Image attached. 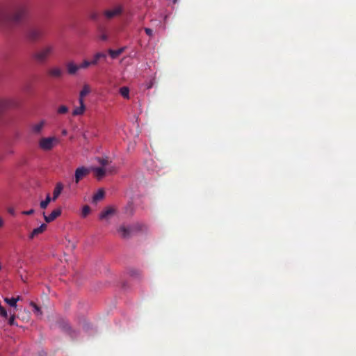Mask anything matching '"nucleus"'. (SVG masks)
Masks as SVG:
<instances>
[{
	"mask_svg": "<svg viewBox=\"0 0 356 356\" xmlns=\"http://www.w3.org/2000/svg\"><path fill=\"white\" fill-rule=\"evenodd\" d=\"M79 65L74 64L73 62H70L67 64V70L68 74L72 75L75 74L79 70Z\"/></svg>",
	"mask_w": 356,
	"mask_h": 356,
	"instance_id": "f3484780",
	"label": "nucleus"
},
{
	"mask_svg": "<svg viewBox=\"0 0 356 356\" xmlns=\"http://www.w3.org/2000/svg\"><path fill=\"white\" fill-rule=\"evenodd\" d=\"M144 225L140 223H136L131 226L120 225L117 232L121 238L127 239L139 231L143 230Z\"/></svg>",
	"mask_w": 356,
	"mask_h": 356,
	"instance_id": "7ed1b4c3",
	"label": "nucleus"
},
{
	"mask_svg": "<svg viewBox=\"0 0 356 356\" xmlns=\"http://www.w3.org/2000/svg\"><path fill=\"white\" fill-rule=\"evenodd\" d=\"M44 35L45 29L41 26L31 27L26 33L27 38L32 42H36L42 39Z\"/></svg>",
	"mask_w": 356,
	"mask_h": 356,
	"instance_id": "20e7f679",
	"label": "nucleus"
},
{
	"mask_svg": "<svg viewBox=\"0 0 356 356\" xmlns=\"http://www.w3.org/2000/svg\"><path fill=\"white\" fill-rule=\"evenodd\" d=\"M106 57V55L104 53H102V52L97 53L94 56V58L92 60V65H96L98 63L99 59L105 58Z\"/></svg>",
	"mask_w": 356,
	"mask_h": 356,
	"instance_id": "4be33fe9",
	"label": "nucleus"
},
{
	"mask_svg": "<svg viewBox=\"0 0 356 356\" xmlns=\"http://www.w3.org/2000/svg\"><path fill=\"white\" fill-rule=\"evenodd\" d=\"M8 211H9V213H11L12 215H13V214H14V210H13V209H10Z\"/></svg>",
	"mask_w": 356,
	"mask_h": 356,
	"instance_id": "58836bf2",
	"label": "nucleus"
},
{
	"mask_svg": "<svg viewBox=\"0 0 356 356\" xmlns=\"http://www.w3.org/2000/svg\"><path fill=\"white\" fill-rule=\"evenodd\" d=\"M99 39L103 40V41H106L108 40V36L105 33H102L100 35H99Z\"/></svg>",
	"mask_w": 356,
	"mask_h": 356,
	"instance_id": "72a5a7b5",
	"label": "nucleus"
},
{
	"mask_svg": "<svg viewBox=\"0 0 356 356\" xmlns=\"http://www.w3.org/2000/svg\"><path fill=\"white\" fill-rule=\"evenodd\" d=\"M120 95L126 99L129 98V89L127 87H122L120 88Z\"/></svg>",
	"mask_w": 356,
	"mask_h": 356,
	"instance_id": "b1692460",
	"label": "nucleus"
},
{
	"mask_svg": "<svg viewBox=\"0 0 356 356\" xmlns=\"http://www.w3.org/2000/svg\"><path fill=\"white\" fill-rule=\"evenodd\" d=\"M55 45L47 44L33 54V58L40 63H44L54 54Z\"/></svg>",
	"mask_w": 356,
	"mask_h": 356,
	"instance_id": "f03ea898",
	"label": "nucleus"
},
{
	"mask_svg": "<svg viewBox=\"0 0 356 356\" xmlns=\"http://www.w3.org/2000/svg\"><path fill=\"white\" fill-rule=\"evenodd\" d=\"M124 50V48H120L117 50L109 49L108 54L112 58H116L118 57Z\"/></svg>",
	"mask_w": 356,
	"mask_h": 356,
	"instance_id": "aec40b11",
	"label": "nucleus"
},
{
	"mask_svg": "<svg viewBox=\"0 0 356 356\" xmlns=\"http://www.w3.org/2000/svg\"><path fill=\"white\" fill-rule=\"evenodd\" d=\"M104 197V191L103 189H99L94 195L92 197V201L94 202H97L103 199Z\"/></svg>",
	"mask_w": 356,
	"mask_h": 356,
	"instance_id": "412c9836",
	"label": "nucleus"
},
{
	"mask_svg": "<svg viewBox=\"0 0 356 356\" xmlns=\"http://www.w3.org/2000/svg\"><path fill=\"white\" fill-rule=\"evenodd\" d=\"M116 213V209L113 206L106 207L99 214V219L109 222L111 218Z\"/></svg>",
	"mask_w": 356,
	"mask_h": 356,
	"instance_id": "0eeeda50",
	"label": "nucleus"
},
{
	"mask_svg": "<svg viewBox=\"0 0 356 356\" xmlns=\"http://www.w3.org/2000/svg\"><path fill=\"white\" fill-rule=\"evenodd\" d=\"M63 189V185L60 182L57 183L53 192V197L51 198L53 201H55L58 197Z\"/></svg>",
	"mask_w": 356,
	"mask_h": 356,
	"instance_id": "dca6fc26",
	"label": "nucleus"
},
{
	"mask_svg": "<svg viewBox=\"0 0 356 356\" xmlns=\"http://www.w3.org/2000/svg\"><path fill=\"white\" fill-rule=\"evenodd\" d=\"M47 74L51 78L60 79L63 76L64 72L60 67L54 66L47 70Z\"/></svg>",
	"mask_w": 356,
	"mask_h": 356,
	"instance_id": "9d476101",
	"label": "nucleus"
},
{
	"mask_svg": "<svg viewBox=\"0 0 356 356\" xmlns=\"http://www.w3.org/2000/svg\"><path fill=\"white\" fill-rule=\"evenodd\" d=\"M21 299L20 296H17V298H5L4 301L8 304L10 307H17V302Z\"/></svg>",
	"mask_w": 356,
	"mask_h": 356,
	"instance_id": "a211bd4d",
	"label": "nucleus"
},
{
	"mask_svg": "<svg viewBox=\"0 0 356 356\" xmlns=\"http://www.w3.org/2000/svg\"><path fill=\"white\" fill-rule=\"evenodd\" d=\"M90 212V207L88 205L83 206L82 209L81 216L83 218H86Z\"/></svg>",
	"mask_w": 356,
	"mask_h": 356,
	"instance_id": "a878e982",
	"label": "nucleus"
},
{
	"mask_svg": "<svg viewBox=\"0 0 356 356\" xmlns=\"http://www.w3.org/2000/svg\"><path fill=\"white\" fill-rule=\"evenodd\" d=\"M17 102L11 98L0 99V113L6 109L16 107Z\"/></svg>",
	"mask_w": 356,
	"mask_h": 356,
	"instance_id": "1a4fd4ad",
	"label": "nucleus"
},
{
	"mask_svg": "<svg viewBox=\"0 0 356 356\" xmlns=\"http://www.w3.org/2000/svg\"><path fill=\"white\" fill-rule=\"evenodd\" d=\"M26 13L23 5H12L0 8V25H15L21 23Z\"/></svg>",
	"mask_w": 356,
	"mask_h": 356,
	"instance_id": "f257e3e1",
	"label": "nucleus"
},
{
	"mask_svg": "<svg viewBox=\"0 0 356 356\" xmlns=\"http://www.w3.org/2000/svg\"><path fill=\"white\" fill-rule=\"evenodd\" d=\"M68 107L65 105L60 106L57 109V113L58 114H65L68 112Z\"/></svg>",
	"mask_w": 356,
	"mask_h": 356,
	"instance_id": "bb28decb",
	"label": "nucleus"
},
{
	"mask_svg": "<svg viewBox=\"0 0 356 356\" xmlns=\"http://www.w3.org/2000/svg\"><path fill=\"white\" fill-rule=\"evenodd\" d=\"M30 305H31V306H32L33 307V312L36 316H42V312L40 308L35 302H31Z\"/></svg>",
	"mask_w": 356,
	"mask_h": 356,
	"instance_id": "393cba45",
	"label": "nucleus"
},
{
	"mask_svg": "<svg viewBox=\"0 0 356 356\" xmlns=\"http://www.w3.org/2000/svg\"><path fill=\"white\" fill-rule=\"evenodd\" d=\"M98 162L100 165H102V167L107 165L109 163L108 160L107 159H104V158H99Z\"/></svg>",
	"mask_w": 356,
	"mask_h": 356,
	"instance_id": "c756f323",
	"label": "nucleus"
},
{
	"mask_svg": "<svg viewBox=\"0 0 356 356\" xmlns=\"http://www.w3.org/2000/svg\"><path fill=\"white\" fill-rule=\"evenodd\" d=\"M60 215H61V209L60 208H58V209L54 210L49 216H46L45 213L43 212V216H44V220L48 223L54 221L56 218H58Z\"/></svg>",
	"mask_w": 356,
	"mask_h": 356,
	"instance_id": "9b49d317",
	"label": "nucleus"
},
{
	"mask_svg": "<svg viewBox=\"0 0 356 356\" xmlns=\"http://www.w3.org/2000/svg\"><path fill=\"white\" fill-rule=\"evenodd\" d=\"M46 122L44 120H41L40 122L34 124L31 126V131L34 134H40L43 129Z\"/></svg>",
	"mask_w": 356,
	"mask_h": 356,
	"instance_id": "f8f14e48",
	"label": "nucleus"
},
{
	"mask_svg": "<svg viewBox=\"0 0 356 356\" xmlns=\"http://www.w3.org/2000/svg\"><path fill=\"white\" fill-rule=\"evenodd\" d=\"M3 225V219L0 217V227H1Z\"/></svg>",
	"mask_w": 356,
	"mask_h": 356,
	"instance_id": "e433bc0d",
	"label": "nucleus"
},
{
	"mask_svg": "<svg viewBox=\"0 0 356 356\" xmlns=\"http://www.w3.org/2000/svg\"><path fill=\"white\" fill-rule=\"evenodd\" d=\"M67 130L64 129V130L62 131V134L63 135L65 136V135H67Z\"/></svg>",
	"mask_w": 356,
	"mask_h": 356,
	"instance_id": "4c0bfd02",
	"label": "nucleus"
},
{
	"mask_svg": "<svg viewBox=\"0 0 356 356\" xmlns=\"http://www.w3.org/2000/svg\"><path fill=\"white\" fill-rule=\"evenodd\" d=\"M51 200H52L51 197H50L49 194H48L47 195L45 200L40 202V206L41 209H46Z\"/></svg>",
	"mask_w": 356,
	"mask_h": 356,
	"instance_id": "5701e85b",
	"label": "nucleus"
},
{
	"mask_svg": "<svg viewBox=\"0 0 356 356\" xmlns=\"http://www.w3.org/2000/svg\"><path fill=\"white\" fill-rule=\"evenodd\" d=\"M63 328L65 329V330H68L70 329V326L68 325L67 323H65L63 326Z\"/></svg>",
	"mask_w": 356,
	"mask_h": 356,
	"instance_id": "c9c22d12",
	"label": "nucleus"
},
{
	"mask_svg": "<svg viewBox=\"0 0 356 356\" xmlns=\"http://www.w3.org/2000/svg\"><path fill=\"white\" fill-rule=\"evenodd\" d=\"M144 31L147 35H149L150 37L153 35V31L151 29L145 28Z\"/></svg>",
	"mask_w": 356,
	"mask_h": 356,
	"instance_id": "473e14b6",
	"label": "nucleus"
},
{
	"mask_svg": "<svg viewBox=\"0 0 356 356\" xmlns=\"http://www.w3.org/2000/svg\"><path fill=\"white\" fill-rule=\"evenodd\" d=\"M90 172V169L84 166L77 168L74 173V179L76 184H78L81 179L88 175Z\"/></svg>",
	"mask_w": 356,
	"mask_h": 356,
	"instance_id": "6e6552de",
	"label": "nucleus"
},
{
	"mask_svg": "<svg viewBox=\"0 0 356 356\" xmlns=\"http://www.w3.org/2000/svg\"><path fill=\"white\" fill-rule=\"evenodd\" d=\"M90 65H92V60L91 61H88V60H83V63L81 64H80L79 65V69L80 68H87Z\"/></svg>",
	"mask_w": 356,
	"mask_h": 356,
	"instance_id": "cd10ccee",
	"label": "nucleus"
},
{
	"mask_svg": "<svg viewBox=\"0 0 356 356\" xmlns=\"http://www.w3.org/2000/svg\"><path fill=\"white\" fill-rule=\"evenodd\" d=\"M46 229H47V225L44 224V223L42 224L40 227L33 229L29 235V238L33 239L35 236L44 232Z\"/></svg>",
	"mask_w": 356,
	"mask_h": 356,
	"instance_id": "4468645a",
	"label": "nucleus"
},
{
	"mask_svg": "<svg viewBox=\"0 0 356 356\" xmlns=\"http://www.w3.org/2000/svg\"><path fill=\"white\" fill-rule=\"evenodd\" d=\"M8 324L10 325H15V315L13 314L10 316L9 320H8Z\"/></svg>",
	"mask_w": 356,
	"mask_h": 356,
	"instance_id": "2f4dec72",
	"label": "nucleus"
},
{
	"mask_svg": "<svg viewBox=\"0 0 356 356\" xmlns=\"http://www.w3.org/2000/svg\"><path fill=\"white\" fill-rule=\"evenodd\" d=\"M90 92V88L89 85L85 84L79 93V99H83V97Z\"/></svg>",
	"mask_w": 356,
	"mask_h": 356,
	"instance_id": "6ab92c4d",
	"label": "nucleus"
},
{
	"mask_svg": "<svg viewBox=\"0 0 356 356\" xmlns=\"http://www.w3.org/2000/svg\"><path fill=\"white\" fill-rule=\"evenodd\" d=\"M91 170L94 172L95 177L100 180L106 175V170L103 167L92 168Z\"/></svg>",
	"mask_w": 356,
	"mask_h": 356,
	"instance_id": "2eb2a0df",
	"label": "nucleus"
},
{
	"mask_svg": "<svg viewBox=\"0 0 356 356\" xmlns=\"http://www.w3.org/2000/svg\"><path fill=\"white\" fill-rule=\"evenodd\" d=\"M79 102L80 106L79 107L75 108L72 111V115L74 116L82 115L86 110V106L84 104L83 99H79Z\"/></svg>",
	"mask_w": 356,
	"mask_h": 356,
	"instance_id": "ddd939ff",
	"label": "nucleus"
},
{
	"mask_svg": "<svg viewBox=\"0 0 356 356\" xmlns=\"http://www.w3.org/2000/svg\"><path fill=\"white\" fill-rule=\"evenodd\" d=\"M34 212H35L34 209H30L29 211H22V214H24V215H31V214L34 213Z\"/></svg>",
	"mask_w": 356,
	"mask_h": 356,
	"instance_id": "f704fd0d",
	"label": "nucleus"
},
{
	"mask_svg": "<svg viewBox=\"0 0 356 356\" xmlns=\"http://www.w3.org/2000/svg\"><path fill=\"white\" fill-rule=\"evenodd\" d=\"M89 17L94 20V21H96L99 19V13H97V12H91L90 14H89Z\"/></svg>",
	"mask_w": 356,
	"mask_h": 356,
	"instance_id": "c85d7f7f",
	"label": "nucleus"
},
{
	"mask_svg": "<svg viewBox=\"0 0 356 356\" xmlns=\"http://www.w3.org/2000/svg\"><path fill=\"white\" fill-rule=\"evenodd\" d=\"M122 12H123L122 6L118 5L113 9L106 10L104 12V15L107 19H111L114 17L121 15Z\"/></svg>",
	"mask_w": 356,
	"mask_h": 356,
	"instance_id": "423d86ee",
	"label": "nucleus"
},
{
	"mask_svg": "<svg viewBox=\"0 0 356 356\" xmlns=\"http://www.w3.org/2000/svg\"><path fill=\"white\" fill-rule=\"evenodd\" d=\"M58 139L54 136L42 138L39 140V147L44 151H49L54 148L58 143Z\"/></svg>",
	"mask_w": 356,
	"mask_h": 356,
	"instance_id": "39448f33",
	"label": "nucleus"
},
{
	"mask_svg": "<svg viewBox=\"0 0 356 356\" xmlns=\"http://www.w3.org/2000/svg\"><path fill=\"white\" fill-rule=\"evenodd\" d=\"M0 315L4 318L8 317V314L5 308L0 305Z\"/></svg>",
	"mask_w": 356,
	"mask_h": 356,
	"instance_id": "7c9ffc66",
	"label": "nucleus"
}]
</instances>
